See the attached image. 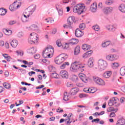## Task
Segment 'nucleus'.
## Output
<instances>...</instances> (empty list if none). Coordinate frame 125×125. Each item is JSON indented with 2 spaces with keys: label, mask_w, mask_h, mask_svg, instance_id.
I'll return each instance as SVG.
<instances>
[{
  "label": "nucleus",
  "mask_w": 125,
  "mask_h": 125,
  "mask_svg": "<svg viewBox=\"0 0 125 125\" xmlns=\"http://www.w3.org/2000/svg\"><path fill=\"white\" fill-rule=\"evenodd\" d=\"M86 69L85 64H82V63L78 62H75L74 63L71 64L70 67V70L74 72H78V71L83 72Z\"/></svg>",
  "instance_id": "f257e3e1"
},
{
  "label": "nucleus",
  "mask_w": 125,
  "mask_h": 125,
  "mask_svg": "<svg viewBox=\"0 0 125 125\" xmlns=\"http://www.w3.org/2000/svg\"><path fill=\"white\" fill-rule=\"evenodd\" d=\"M53 53H54L53 48L47 47L43 51V57L44 58H51L53 56Z\"/></svg>",
  "instance_id": "f03ea898"
},
{
  "label": "nucleus",
  "mask_w": 125,
  "mask_h": 125,
  "mask_svg": "<svg viewBox=\"0 0 125 125\" xmlns=\"http://www.w3.org/2000/svg\"><path fill=\"white\" fill-rule=\"evenodd\" d=\"M108 67V62L104 59H100L98 61V69L99 71H104Z\"/></svg>",
  "instance_id": "7ed1b4c3"
},
{
  "label": "nucleus",
  "mask_w": 125,
  "mask_h": 125,
  "mask_svg": "<svg viewBox=\"0 0 125 125\" xmlns=\"http://www.w3.org/2000/svg\"><path fill=\"white\" fill-rule=\"evenodd\" d=\"M68 56L67 54L62 53L59 55L55 59V63L58 65H60L62 62H64L65 60H66Z\"/></svg>",
  "instance_id": "20e7f679"
},
{
  "label": "nucleus",
  "mask_w": 125,
  "mask_h": 125,
  "mask_svg": "<svg viewBox=\"0 0 125 125\" xmlns=\"http://www.w3.org/2000/svg\"><path fill=\"white\" fill-rule=\"evenodd\" d=\"M85 9V6L84 4H78L76 5L73 8V12L82 14Z\"/></svg>",
  "instance_id": "39448f33"
},
{
  "label": "nucleus",
  "mask_w": 125,
  "mask_h": 125,
  "mask_svg": "<svg viewBox=\"0 0 125 125\" xmlns=\"http://www.w3.org/2000/svg\"><path fill=\"white\" fill-rule=\"evenodd\" d=\"M39 41V35L37 33L33 32L31 33L28 38L29 43H37Z\"/></svg>",
  "instance_id": "423d86ee"
},
{
  "label": "nucleus",
  "mask_w": 125,
  "mask_h": 125,
  "mask_svg": "<svg viewBox=\"0 0 125 125\" xmlns=\"http://www.w3.org/2000/svg\"><path fill=\"white\" fill-rule=\"evenodd\" d=\"M105 59H106L107 61H109L110 62L116 61L119 59V55L116 54H108L106 56Z\"/></svg>",
  "instance_id": "0eeeda50"
},
{
  "label": "nucleus",
  "mask_w": 125,
  "mask_h": 125,
  "mask_svg": "<svg viewBox=\"0 0 125 125\" xmlns=\"http://www.w3.org/2000/svg\"><path fill=\"white\" fill-rule=\"evenodd\" d=\"M93 80L94 83H96L97 84H98V85L104 86L105 85V84H106L105 81H104L103 79L98 77H93Z\"/></svg>",
  "instance_id": "6e6552de"
},
{
  "label": "nucleus",
  "mask_w": 125,
  "mask_h": 125,
  "mask_svg": "<svg viewBox=\"0 0 125 125\" xmlns=\"http://www.w3.org/2000/svg\"><path fill=\"white\" fill-rule=\"evenodd\" d=\"M106 29L109 31L110 32H115L117 29H118V25L114 24H108L106 25L105 26Z\"/></svg>",
  "instance_id": "1a4fd4ad"
},
{
  "label": "nucleus",
  "mask_w": 125,
  "mask_h": 125,
  "mask_svg": "<svg viewBox=\"0 0 125 125\" xmlns=\"http://www.w3.org/2000/svg\"><path fill=\"white\" fill-rule=\"evenodd\" d=\"M75 21V17L71 16L68 17L67 19V24L69 25L68 28L69 29H72V25L74 24V22Z\"/></svg>",
  "instance_id": "9d476101"
},
{
  "label": "nucleus",
  "mask_w": 125,
  "mask_h": 125,
  "mask_svg": "<svg viewBox=\"0 0 125 125\" xmlns=\"http://www.w3.org/2000/svg\"><path fill=\"white\" fill-rule=\"evenodd\" d=\"M9 43L13 48H16V47L18 46L19 43L18 42V41L17 40L13 39L9 40Z\"/></svg>",
  "instance_id": "9b49d317"
},
{
  "label": "nucleus",
  "mask_w": 125,
  "mask_h": 125,
  "mask_svg": "<svg viewBox=\"0 0 125 125\" xmlns=\"http://www.w3.org/2000/svg\"><path fill=\"white\" fill-rule=\"evenodd\" d=\"M79 77L82 81L85 83H88V79L87 77H86V76H85V74L83 73H80L79 74Z\"/></svg>",
  "instance_id": "f8f14e48"
},
{
  "label": "nucleus",
  "mask_w": 125,
  "mask_h": 125,
  "mask_svg": "<svg viewBox=\"0 0 125 125\" xmlns=\"http://www.w3.org/2000/svg\"><path fill=\"white\" fill-rule=\"evenodd\" d=\"M71 117H72V113H69L67 116V118L66 119H61L60 121V123L62 124V123H64V122H66V121H67V125H68V124H71V123H72V121H70Z\"/></svg>",
  "instance_id": "ddd939ff"
},
{
  "label": "nucleus",
  "mask_w": 125,
  "mask_h": 125,
  "mask_svg": "<svg viewBox=\"0 0 125 125\" xmlns=\"http://www.w3.org/2000/svg\"><path fill=\"white\" fill-rule=\"evenodd\" d=\"M112 72L111 71H106L103 74V77L104 79H110L112 76Z\"/></svg>",
  "instance_id": "4468645a"
},
{
  "label": "nucleus",
  "mask_w": 125,
  "mask_h": 125,
  "mask_svg": "<svg viewBox=\"0 0 125 125\" xmlns=\"http://www.w3.org/2000/svg\"><path fill=\"white\" fill-rule=\"evenodd\" d=\"M90 10L91 12L95 13L97 10V4L96 2H94L90 7Z\"/></svg>",
  "instance_id": "2eb2a0df"
},
{
  "label": "nucleus",
  "mask_w": 125,
  "mask_h": 125,
  "mask_svg": "<svg viewBox=\"0 0 125 125\" xmlns=\"http://www.w3.org/2000/svg\"><path fill=\"white\" fill-rule=\"evenodd\" d=\"M60 76L62 77L63 79H68V72L65 70H62L60 72Z\"/></svg>",
  "instance_id": "dca6fc26"
},
{
  "label": "nucleus",
  "mask_w": 125,
  "mask_h": 125,
  "mask_svg": "<svg viewBox=\"0 0 125 125\" xmlns=\"http://www.w3.org/2000/svg\"><path fill=\"white\" fill-rule=\"evenodd\" d=\"M75 36L77 38H81V37L83 36V32L80 29L77 28L75 31Z\"/></svg>",
  "instance_id": "f3484780"
},
{
  "label": "nucleus",
  "mask_w": 125,
  "mask_h": 125,
  "mask_svg": "<svg viewBox=\"0 0 125 125\" xmlns=\"http://www.w3.org/2000/svg\"><path fill=\"white\" fill-rule=\"evenodd\" d=\"M87 65L89 68H92L93 66H94V59L91 57L88 61Z\"/></svg>",
  "instance_id": "a211bd4d"
},
{
  "label": "nucleus",
  "mask_w": 125,
  "mask_h": 125,
  "mask_svg": "<svg viewBox=\"0 0 125 125\" xmlns=\"http://www.w3.org/2000/svg\"><path fill=\"white\" fill-rule=\"evenodd\" d=\"M26 29L30 31H36V30H38V25L32 24L29 27H27Z\"/></svg>",
  "instance_id": "6ab92c4d"
},
{
  "label": "nucleus",
  "mask_w": 125,
  "mask_h": 125,
  "mask_svg": "<svg viewBox=\"0 0 125 125\" xmlns=\"http://www.w3.org/2000/svg\"><path fill=\"white\" fill-rule=\"evenodd\" d=\"M111 41H106L103 42L101 44L102 48H106V47H108V46L111 44Z\"/></svg>",
  "instance_id": "aec40b11"
},
{
  "label": "nucleus",
  "mask_w": 125,
  "mask_h": 125,
  "mask_svg": "<svg viewBox=\"0 0 125 125\" xmlns=\"http://www.w3.org/2000/svg\"><path fill=\"white\" fill-rule=\"evenodd\" d=\"M113 10H114V8H113V7H108L104 9L103 11L105 14H108L109 13H111Z\"/></svg>",
  "instance_id": "412c9836"
},
{
  "label": "nucleus",
  "mask_w": 125,
  "mask_h": 125,
  "mask_svg": "<svg viewBox=\"0 0 125 125\" xmlns=\"http://www.w3.org/2000/svg\"><path fill=\"white\" fill-rule=\"evenodd\" d=\"M79 92V88L75 87L71 88L70 93L71 95H76Z\"/></svg>",
  "instance_id": "4be33fe9"
},
{
  "label": "nucleus",
  "mask_w": 125,
  "mask_h": 125,
  "mask_svg": "<svg viewBox=\"0 0 125 125\" xmlns=\"http://www.w3.org/2000/svg\"><path fill=\"white\" fill-rule=\"evenodd\" d=\"M37 7V6L36 4H32L30 5L29 7L27 8V9L31 13H34L35 11H36V8Z\"/></svg>",
  "instance_id": "5701e85b"
},
{
  "label": "nucleus",
  "mask_w": 125,
  "mask_h": 125,
  "mask_svg": "<svg viewBox=\"0 0 125 125\" xmlns=\"http://www.w3.org/2000/svg\"><path fill=\"white\" fill-rule=\"evenodd\" d=\"M93 52V51H92V50H90L86 52L83 55V58L84 59H85V58H88V57H89V56L92 54Z\"/></svg>",
  "instance_id": "b1692460"
},
{
  "label": "nucleus",
  "mask_w": 125,
  "mask_h": 125,
  "mask_svg": "<svg viewBox=\"0 0 125 125\" xmlns=\"http://www.w3.org/2000/svg\"><path fill=\"white\" fill-rule=\"evenodd\" d=\"M118 9L119 11L122 12V13H125V4L122 3L118 6Z\"/></svg>",
  "instance_id": "393cba45"
},
{
  "label": "nucleus",
  "mask_w": 125,
  "mask_h": 125,
  "mask_svg": "<svg viewBox=\"0 0 125 125\" xmlns=\"http://www.w3.org/2000/svg\"><path fill=\"white\" fill-rule=\"evenodd\" d=\"M37 52V49L34 47H30L27 49L28 53L30 54H34Z\"/></svg>",
  "instance_id": "a878e982"
},
{
  "label": "nucleus",
  "mask_w": 125,
  "mask_h": 125,
  "mask_svg": "<svg viewBox=\"0 0 125 125\" xmlns=\"http://www.w3.org/2000/svg\"><path fill=\"white\" fill-rule=\"evenodd\" d=\"M82 48L84 51H87V50L90 49V45L87 44H83L82 45Z\"/></svg>",
  "instance_id": "bb28decb"
},
{
  "label": "nucleus",
  "mask_w": 125,
  "mask_h": 125,
  "mask_svg": "<svg viewBox=\"0 0 125 125\" xmlns=\"http://www.w3.org/2000/svg\"><path fill=\"white\" fill-rule=\"evenodd\" d=\"M111 67L112 69H118L120 67V63L118 62H113L111 64Z\"/></svg>",
  "instance_id": "cd10ccee"
},
{
  "label": "nucleus",
  "mask_w": 125,
  "mask_h": 125,
  "mask_svg": "<svg viewBox=\"0 0 125 125\" xmlns=\"http://www.w3.org/2000/svg\"><path fill=\"white\" fill-rule=\"evenodd\" d=\"M3 32L6 36H10L12 34V31L9 29H4Z\"/></svg>",
  "instance_id": "c85d7f7f"
},
{
  "label": "nucleus",
  "mask_w": 125,
  "mask_h": 125,
  "mask_svg": "<svg viewBox=\"0 0 125 125\" xmlns=\"http://www.w3.org/2000/svg\"><path fill=\"white\" fill-rule=\"evenodd\" d=\"M81 52V47L80 46H77L74 49L75 55H78Z\"/></svg>",
  "instance_id": "c756f323"
},
{
  "label": "nucleus",
  "mask_w": 125,
  "mask_h": 125,
  "mask_svg": "<svg viewBox=\"0 0 125 125\" xmlns=\"http://www.w3.org/2000/svg\"><path fill=\"white\" fill-rule=\"evenodd\" d=\"M13 5H14L15 7L17 9H18L21 6V2L18 1H15L12 4Z\"/></svg>",
  "instance_id": "7c9ffc66"
},
{
  "label": "nucleus",
  "mask_w": 125,
  "mask_h": 125,
  "mask_svg": "<svg viewBox=\"0 0 125 125\" xmlns=\"http://www.w3.org/2000/svg\"><path fill=\"white\" fill-rule=\"evenodd\" d=\"M79 40L77 39H72L69 41V44H77V43H78Z\"/></svg>",
  "instance_id": "2f4dec72"
},
{
  "label": "nucleus",
  "mask_w": 125,
  "mask_h": 125,
  "mask_svg": "<svg viewBox=\"0 0 125 125\" xmlns=\"http://www.w3.org/2000/svg\"><path fill=\"white\" fill-rule=\"evenodd\" d=\"M125 125V119H120L116 123V125Z\"/></svg>",
  "instance_id": "473e14b6"
},
{
  "label": "nucleus",
  "mask_w": 125,
  "mask_h": 125,
  "mask_svg": "<svg viewBox=\"0 0 125 125\" xmlns=\"http://www.w3.org/2000/svg\"><path fill=\"white\" fill-rule=\"evenodd\" d=\"M7 12V10L4 8H0V15L1 16H3L5 14H6Z\"/></svg>",
  "instance_id": "72a5a7b5"
},
{
  "label": "nucleus",
  "mask_w": 125,
  "mask_h": 125,
  "mask_svg": "<svg viewBox=\"0 0 125 125\" xmlns=\"http://www.w3.org/2000/svg\"><path fill=\"white\" fill-rule=\"evenodd\" d=\"M104 114H105L104 111H102L99 113L98 112H95V113H93L92 114V116H93L94 117H95V118H97L98 116H102V115H104Z\"/></svg>",
  "instance_id": "f704fd0d"
},
{
  "label": "nucleus",
  "mask_w": 125,
  "mask_h": 125,
  "mask_svg": "<svg viewBox=\"0 0 125 125\" xmlns=\"http://www.w3.org/2000/svg\"><path fill=\"white\" fill-rule=\"evenodd\" d=\"M69 45H70L69 42L65 43L62 45V49H68V48H69Z\"/></svg>",
  "instance_id": "c9c22d12"
},
{
  "label": "nucleus",
  "mask_w": 125,
  "mask_h": 125,
  "mask_svg": "<svg viewBox=\"0 0 125 125\" xmlns=\"http://www.w3.org/2000/svg\"><path fill=\"white\" fill-rule=\"evenodd\" d=\"M69 65H70L69 62H65L60 66V68L62 69H65V67H67V66H69Z\"/></svg>",
  "instance_id": "e433bc0d"
},
{
  "label": "nucleus",
  "mask_w": 125,
  "mask_h": 125,
  "mask_svg": "<svg viewBox=\"0 0 125 125\" xmlns=\"http://www.w3.org/2000/svg\"><path fill=\"white\" fill-rule=\"evenodd\" d=\"M120 75L121 76H125V66L121 68L120 70Z\"/></svg>",
  "instance_id": "4c0bfd02"
},
{
  "label": "nucleus",
  "mask_w": 125,
  "mask_h": 125,
  "mask_svg": "<svg viewBox=\"0 0 125 125\" xmlns=\"http://www.w3.org/2000/svg\"><path fill=\"white\" fill-rule=\"evenodd\" d=\"M69 99H70V96H69V95L68 94V93H67V92L64 93L63 100H64V101H68Z\"/></svg>",
  "instance_id": "58836bf2"
},
{
  "label": "nucleus",
  "mask_w": 125,
  "mask_h": 125,
  "mask_svg": "<svg viewBox=\"0 0 125 125\" xmlns=\"http://www.w3.org/2000/svg\"><path fill=\"white\" fill-rule=\"evenodd\" d=\"M10 11H15L17 9L14 6L13 4H11L9 7Z\"/></svg>",
  "instance_id": "ea45409f"
},
{
  "label": "nucleus",
  "mask_w": 125,
  "mask_h": 125,
  "mask_svg": "<svg viewBox=\"0 0 125 125\" xmlns=\"http://www.w3.org/2000/svg\"><path fill=\"white\" fill-rule=\"evenodd\" d=\"M16 52L18 56L20 55L21 56H23L24 54V52L21 50H19L18 51H16Z\"/></svg>",
  "instance_id": "a19ab883"
},
{
  "label": "nucleus",
  "mask_w": 125,
  "mask_h": 125,
  "mask_svg": "<svg viewBox=\"0 0 125 125\" xmlns=\"http://www.w3.org/2000/svg\"><path fill=\"white\" fill-rule=\"evenodd\" d=\"M97 91V89L94 87H91L89 88V93H95V92H96Z\"/></svg>",
  "instance_id": "79ce46f5"
},
{
  "label": "nucleus",
  "mask_w": 125,
  "mask_h": 125,
  "mask_svg": "<svg viewBox=\"0 0 125 125\" xmlns=\"http://www.w3.org/2000/svg\"><path fill=\"white\" fill-rule=\"evenodd\" d=\"M24 14H25L26 15H27L28 17H30V16H31L32 14H33L32 13L30 12L28 9L25 10Z\"/></svg>",
  "instance_id": "37998d69"
},
{
  "label": "nucleus",
  "mask_w": 125,
  "mask_h": 125,
  "mask_svg": "<svg viewBox=\"0 0 125 125\" xmlns=\"http://www.w3.org/2000/svg\"><path fill=\"white\" fill-rule=\"evenodd\" d=\"M56 44H57V46H58V47H62V43L61 42V40L58 39L56 41Z\"/></svg>",
  "instance_id": "c03bdc74"
},
{
  "label": "nucleus",
  "mask_w": 125,
  "mask_h": 125,
  "mask_svg": "<svg viewBox=\"0 0 125 125\" xmlns=\"http://www.w3.org/2000/svg\"><path fill=\"white\" fill-rule=\"evenodd\" d=\"M92 29L94 30V31H98L100 30V27L98 25H94L92 26Z\"/></svg>",
  "instance_id": "a18cd8bd"
},
{
  "label": "nucleus",
  "mask_w": 125,
  "mask_h": 125,
  "mask_svg": "<svg viewBox=\"0 0 125 125\" xmlns=\"http://www.w3.org/2000/svg\"><path fill=\"white\" fill-rule=\"evenodd\" d=\"M3 85L4 87H5V88H7V89H9V88H10V84L7 83H3Z\"/></svg>",
  "instance_id": "49530a36"
},
{
  "label": "nucleus",
  "mask_w": 125,
  "mask_h": 125,
  "mask_svg": "<svg viewBox=\"0 0 125 125\" xmlns=\"http://www.w3.org/2000/svg\"><path fill=\"white\" fill-rule=\"evenodd\" d=\"M72 81L74 82V83H76L78 80H79V78L76 75H73L72 77L71 78Z\"/></svg>",
  "instance_id": "de8ad7c7"
},
{
  "label": "nucleus",
  "mask_w": 125,
  "mask_h": 125,
  "mask_svg": "<svg viewBox=\"0 0 125 125\" xmlns=\"http://www.w3.org/2000/svg\"><path fill=\"white\" fill-rule=\"evenodd\" d=\"M45 21L46 23H50V24H51V23H53L54 20H52V19L48 18L45 19Z\"/></svg>",
  "instance_id": "09e8293b"
},
{
  "label": "nucleus",
  "mask_w": 125,
  "mask_h": 125,
  "mask_svg": "<svg viewBox=\"0 0 125 125\" xmlns=\"http://www.w3.org/2000/svg\"><path fill=\"white\" fill-rule=\"evenodd\" d=\"M38 78L39 79V80H38V83H42V76L39 75H38Z\"/></svg>",
  "instance_id": "8fccbe9b"
},
{
  "label": "nucleus",
  "mask_w": 125,
  "mask_h": 125,
  "mask_svg": "<svg viewBox=\"0 0 125 125\" xmlns=\"http://www.w3.org/2000/svg\"><path fill=\"white\" fill-rule=\"evenodd\" d=\"M79 28L81 30H84V29H85V24L83 23H81L79 25Z\"/></svg>",
  "instance_id": "3c124183"
},
{
  "label": "nucleus",
  "mask_w": 125,
  "mask_h": 125,
  "mask_svg": "<svg viewBox=\"0 0 125 125\" xmlns=\"http://www.w3.org/2000/svg\"><path fill=\"white\" fill-rule=\"evenodd\" d=\"M13 68L16 69L17 70H19L21 73H23L24 72H26V70L22 69V68H18V67H16L15 65L13 66Z\"/></svg>",
  "instance_id": "603ef678"
},
{
  "label": "nucleus",
  "mask_w": 125,
  "mask_h": 125,
  "mask_svg": "<svg viewBox=\"0 0 125 125\" xmlns=\"http://www.w3.org/2000/svg\"><path fill=\"white\" fill-rule=\"evenodd\" d=\"M18 38H23L24 37V33L22 32H20L17 34Z\"/></svg>",
  "instance_id": "864d4df0"
},
{
  "label": "nucleus",
  "mask_w": 125,
  "mask_h": 125,
  "mask_svg": "<svg viewBox=\"0 0 125 125\" xmlns=\"http://www.w3.org/2000/svg\"><path fill=\"white\" fill-rule=\"evenodd\" d=\"M56 8L57 10H59L60 9H62V6H61V4H57L56 5Z\"/></svg>",
  "instance_id": "5fc2aeb1"
},
{
  "label": "nucleus",
  "mask_w": 125,
  "mask_h": 125,
  "mask_svg": "<svg viewBox=\"0 0 125 125\" xmlns=\"http://www.w3.org/2000/svg\"><path fill=\"white\" fill-rule=\"evenodd\" d=\"M113 3V0H107L105 1V4H107V5H111Z\"/></svg>",
  "instance_id": "6e6d98bb"
},
{
  "label": "nucleus",
  "mask_w": 125,
  "mask_h": 125,
  "mask_svg": "<svg viewBox=\"0 0 125 125\" xmlns=\"http://www.w3.org/2000/svg\"><path fill=\"white\" fill-rule=\"evenodd\" d=\"M21 21L23 22V23H26V22H28V19H26L25 17H21Z\"/></svg>",
  "instance_id": "4d7b16f0"
},
{
  "label": "nucleus",
  "mask_w": 125,
  "mask_h": 125,
  "mask_svg": "<svg viewBox=\"0 0 125 125\" xmlns=\"http://www.w3.org/2000/svg\"><path fill=\"white\" fill-rule=\"evenodd\" d=\"M51 76L54 79H58V75L56 73H53L52 74Z\"/></svg>",
  "instance_id": "13d9d810"
},
{
  "label": "nucleus",
  "mask_w": 125,
  "mask_h": 125,
  "mask_svg": "<svg viewBox=\"0 0 125 125\" xmlns=\"http://www.w3.org/2000/svg\"><path fill=\"white\" fill-rule=\"evenodd\" d=\"M42 62H43V63H44L46 65H48V64H49V61L45 59L42 60Z\"/></svg>",
  "instance_id": "bf43d9fd"
},
{
  "label": "nucleus",
  "mask_w": 125,
  "mask_h": 125,
  "mask_svg": "<svg viewBox=\"0 0 125 125\" xmlns=\"http://www.w3.org/2000/svg\"><path fill=\"white\" fill-rule=\"evenodd\" d=\"M58 13H59V15L60 16H62L63 15V9H61L60 10H58Z\"/></svg>",
  "instance_id": "052dcab7"
},
{
  "label": "nucleus",
  "mask_w": 125,
  "mask_h": 125,
  "mask_svg": "<svg viewBox=\"0 0 125 125\" xmlns=\"http://www.w3.org/2000/svg\"><path fill=\"white\" fill-rule=\"evenodd\" d=\"M67 87H74V84L68 82L67 83Z\"/></svg>",
  "instance_id": "680f3d73"
},
{
  "label": "nucleus",
  "mask_w": 125,
  "mask_h": 125,
  "mask_svg": "<svg viewBox=\"0 0 125 125\" xmlns=\"http://www.w3.org/2000/svg\"><path fill=\"white\" fill-rule=\"evenodd\" d=\"M76 85L78 86V87H83V83H76Z\"/></svg>",
  "instance_id": "e2e57ef3"
},
{
  "label": "nucleus",
  "mask_w": 125,
  "mask_h": 125,
  "mask_svg": "<svg viewBox=\"0 0 125 125\" xmlns=\"http://www.w3.org/2000/svg\"><path fill=\"white\" fill-rule=\"evenodd\" d=\"M16 23V21H9L8 24L9 25H14V24H15Z\"/></svg>",
  "instance_id": "0e129e2a"
},
{
  "label": "nucleus",
  "mask_w": 125,
  "mask_h": 125,
  "mask_svg": "<svg viewBox=\"0 0 125 125\" xmlns=\"http://www.w3.org/2000/svg\"><path fill=\"white\" fill-rule=\"evenodd\" d=\"M99 121H100V119H99V118H97L95 119H93L92 121V123H96V124H97L98 123V122H99Z\"/></svg>",
  "instance_id": "69168bd1"
},
{
  "label": "nucleus",
  "mask_w": 125,
  "mask_h": 125,
  "mask_svg": "<svg viewBox=\"0 0 125 125\" xmlns=\"http://www.w3.org/2000/svg\"><path fill=\"white\" fill-rule=\"evenodd\" d=\"M114 103L111 100H110L109 102H108V105L111 106H113V105H114Z\"/></svg>",
  "instance_id": "338daca9"
},
{
  "label": "nucleus",
  "mask_w": 125,
  "mask_h": 125,
  "mask_svg": "<svg viewBox=\"0 0 125 125\" xmlns=\"http://www.w3.org/2000/svg\"><path fill=\"white\" fill-rule=\"evenodd\" d=\"M120 39L123 40H125V36L123 34V33L120 34Z\"/></svg>",
  "instance_id": "774afa93"
}]
</instances>
